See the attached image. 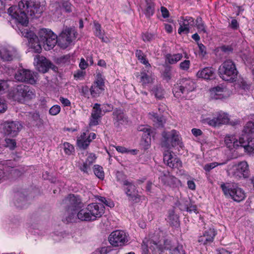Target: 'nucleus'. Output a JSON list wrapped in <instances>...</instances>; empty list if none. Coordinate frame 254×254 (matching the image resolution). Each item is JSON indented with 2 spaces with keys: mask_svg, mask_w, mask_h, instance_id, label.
<instances>
[{
  "mask_svg": "<svg viewBox=\"0 0 254 254\" xmlns=\"http://www.w3.org/2000/svg\"><path fill=\"white\" fill-rule=\"evenodd\" d=\"M42 11L43 8L32 0H21L18 7L12 6L8 9V13L11 18L9 22L11 24H16L14 28L28 39L29 46L35 53H41L42 48L40 43L47 51L54 48L57 43L61 48H66L76 38V32L71 28L64 29L58 39L57 35L48 29H41L38 32V38L33 32L25 28L29 22L27 14L33 16L36 13H41Z\"/></svg>",
  "mask_w": 254,
  "mask_h": 254,
  "instance_id": "nucleus-1",
  "label": "nucleus"
},
{
  "mask_svg": "<svg viewBox=\"0 0 254 254\" xmlns=\"http://www.w3.org/2000/svg\"><path fill=\"white\" fill-rule=\"evenodd\" d=\"M150 239H148L145 238L142 242V249H143V254H147L148 251V248L153 249V251L159 252V254L163 252L164 250H169L170 253H171L172 250L175 247L173 245L172 242L169 240L163 241V246H162L161 244H159L160 241H159V238L157 236H152L151 234L149 235Z\"/></svg>",
  "mask_w": 254,
  "mask_h": 254,
  "instance_id": "nucleus-2",
  "label": "nucleus"
},
{
  "mask_svg": "<svg viewBox=\"0 0 254 254\" xmlns=\"http://www.w3.org/2000/svg\"><path fill=\"white\" fill-rule=\"evenodd\" d=\"M220 188L224 195L234 201L240 202L246 197L245 191L237 183H222Z\"/></svg>",
  "mask_w": 254,
  "mask_h": 254,
  "instance_id": "nucleus-3",
  "label": "nucleus"
},
{
  "mask_svg": "<svg viewBox=\"0 0 254 254\" xmlns=\"http://www.w3.org/2000/svg\"><path fill=\"white\" fill-rule=\"evenodd\" d=\"M227 173L228 176L237 180L247 179L250 176L249 166L245 161L229 165Z\"/></svg>",
  "mask_w": 254,
  "mask_h": 254,
  "instance_id": "nucleus-4",
  "label": "nucleus"
},
{
  "mask_svg": "<svg viewBox=\"0 0 254 254\" xmlns=\"http://www.w3.org/2000/svg\"><path fill=\"white\" fill-rule=\"evenodd\" d=\"M218 72L223 80L233 82L237 78L238 71L234 62L231 60H227L220 65Z\"/></svg>",
  "mask_w": 254,
  "mask_h": 254,
  "instance_id": "nucleus-5",
  "label": "nucleus"
},
{
  "mask_svg": "<svg viewBox=\"0 0 254 254\" xmlns=\"http://www.w3.org/2000/svg\"><path fill=\"white\" fill-rule=\"evenodd\" d=\"M195 88V84L192 79L183 78L174 85L173 93L176 98H184L186 97L189 93L193 91Z\"/></svg>",
  "mask_w": 254,
  "mask_h": 254,
  "instance_id": "nucleus-6",
  "label": "nucleus"
},
{
  "mask_svg": "<svg viewBox=\"0 0 254 254\" xmlns=\"http://www.w3.org/2000/svg\"><path fill=\"white\" fill-rule=\"evenodd\" d=\"M162 136L164 139V141L162 143V147H165L166 148H170L171 146L175 147L177 145L181 148L183 147L181 137L178 131L173 129L168 132L164 131L162 133Z\"/></svg>",
  "mask_w": 254,
  "mask_h": 254,
  "instance_id": "nucleus-7",
  "label": "nucleus"
},
{
  "mask_svg": "<svg viewBox=\"0 0 254 254\" xmlns=\"http://www.w3.org/2000/svg\"><path fill=\"white\" fill-rule=\"evenodd\" d=\"M117 178L119 181H120L121 179H123V185L127 187L126 189V193L128 196L129 199L134 202H138L140 200L141 196L138 194V191L135 186L132 183L124 179L125 176L122 173L118 172L117 174Z\"/></svg>",
  "mask_w": 254,
  "mask_h": 254,
  "instance_id": "nucleus-8",
  "label": "nucleus"
},
{
  "mask_svg": "<svg viewBox=\"0 0 254 254\" xmlns=\"http://www.w3.org/2000/svg\"><path fill=\"white\" fill-rule=\"evenodd\" d=\"M10 94L14 100L19 102H23L25 99H32L35 96L28 86L23 84L18 85Z\"/></svg>",
  "mask_w": 254,
  "mask_h": 254,
  "instance_id": "nucleus-9",
  "label": "nucleus"
},
{
  "mask_svg": "<svg viewBox=\"0 0 254 254\" xmlns=\"http://www.w3.org/2000/svg\"><path fill=\"white\" fill-rule=\"evenodd\" d=\"M246 134L244 129L241 136L239 139L234 135H227L225 138V143L230 149L237 148L239 147L246 148L247 141L245 140Z\"/></svg>",
  "mask_w": 254,
  "mask_h": 254,
  "instance_id": "nucleus-10",
  "label": "nucleus"
},
{
  "mask_svg": "<svg viewBox=\"0 0 254 254\" xmlns=\"http://www.w3.org/2000/svg\"><path fill=\"white\" fill-rule=\"evenodd\" d=\"M109 241L114 247L122 246L127 242V236L124 231L116 230L110 235Z\"/></svg>",
  "mask_w": 254,
  "mask_h": 254,
  "instance_id": "nucleus-11",
  "label": "nucleus"
},
{
  "mask_svg": "<svg viewBox=\"0 0 254 254\" xmlns=\"http://www.w3.org/2000/svg\"><path fill=\"white\" fill-rule=\"evenodd\" d=\"M63 203L68 205L67 213L68 215L73 212V210H77L82 207L83 204L81 198L77 195L69 194L64 200Z\"/></svg>",
  "mask_w": 254,
  "mask_h": 254,
  "instance_id": "nucleus-12",
  "label": "nucleus"
},
{
  "mask_svg": "<svg viewBox=\"0 0 254 254\" xmlns=\"http://www.w3.org/2000/svg\"><path fill=\"white\" fill-rule=\"evenodd\" d=\"M3 132L5 135L14 136L21 130L22 125L17 121H6L1 124Z\"/></svg>",
  "mask_w": 254,
  "mask_h": 254,
  "instance_id": "nucleus-13",
  "label": "nucleus"
},
{
  "mask_svg": "<svg viewBox=\"0 0 254 254\" xmlns=\"http://www.w3.org/2000/svg\"><path fill=\"white\" fill-rule=\"evenodd\" d=\"M159 179L164 185L172 188L179 187L181 184V181L168 171L161 172L159 176Z\"/></svg>",
  "mask_w": 254,
  "mask_h": 254,
  "instance_id": "nucleus-14",
  "label": "nucleus"
},
{
  "mask_svg": "<svg viewBox=\"0 0 254 254\" xmlns=\"http://www.w3.org/2000/svg\"><path fill=\"white\" fill-rule=\"evenodd\" d=\"M36 74L37 73L30 70L21 69L15 73V78L19 81L26 82L33 84L36 83Z\"/></svg>",
  "mask_w": 254,
  "mask_h": 254,
  "instance_id": "nucleus-15",
  "label": "nucleus"
},
{
  "mask_svg": "<svg viewBox=\"0 0 254 254\" xmlns=\"http://www.w3.org/2000/svg\"><path fill=\"white\" fill-rule=\"evenodd\" d=\"M73 212L68 215L66 218L67 222H72L75 221L76 218L83 221H92L89 211L87 210V206L86 208L81 209L79 210L77 209L73 210Z\"/></svg>",
  "mask_w": 254,
  "mask_h": 254,
  "instance_id": "nucleus-16",
  "label": "nucleus"
},
{
  "mask_svg": "<svg viewBox=\"0 0 254 254\" xmlns=\"http://www.w3.org/2000/svg\"><path fill=\"white\" fill-rule=\"evenodd\" d=\"M163 161L165 164L172 169H179L182 167V163L180 159L169 150L164 151Z\"/></svg>",
  "mask_w": 254,
  "mask_h": 254,
  "instance_id": "nucleus-17",
  "label": "nucleus"
},
{
  "mask_svg": "<svg viewBox=\"0 0 254 254\" xmlns=\"http://www.w3.org/2000/svg\"><path fill=\"white\" fill-rule=\"evenodd\" d=\"M244 132L246 134L245 140L247 141L245 149L250 148L254 150V122H248L244 127Z\"/></svg>",
  "mask_w": 254,
  "mask_h": 254,
  "instance_id": "nucleus-18",
  "label": "nucleus"
},
{
  "mask_svg": "<svg viewBox=\"0 0 254 254\" xmlns=\"http://www.w3.org/2000/svg\"><path fill=\"white\" fill-rule=\"evenodd\" d=\"M87 206L92 221L100 218L104 213L105 207L102 203H92Z\"/></svg>",
  "mask_w": 254,
  "mask_h": 254,
  "instance_id": "nucleus-19",
  "label": "nucleus"
},
{
  "mask_svg": "<svg viewBox=\"0 0 254 254\" xmlns=\"http://www.w3.org/2000/svg\"><path fill=\"white\" fill-rule=\"evenodd\" d=\"M34 61L36 63L37 69L41 72H46L49 68L51 67L52 64L46 58L43 56L37 55L34 58Z\"/></svg>",
  "mask_w": 254,
  "mask_h": 254,
  "instance_id": "nucleus-20",
  "label": "nucleus"
},
{
  "mask_svg": "<svg viewBox=\"0 0 254 254\" xmlns=\"http://www.w3.org/2000/svg\"><path fill=\"white\" fill-rule=\"evenodd\" d=\"M95 133L91 132L87 136L85 132H83L77 139V143L78 147L83 149H86L89 145L91 141L96 138Z\"/></svg>",
  "mask_w": 254,
  "mask_h": 254,
  "instance_id": "nucleus-21",
  "label": "nucleus"
},
{
  "mask_svg": "<svg viewBox=\"0 0 254 254\" xmlns=\"http://www.w3.org/2000/svg\"><path fill=\"white\" fill-rule=\"evenodd\" d=\"M101 105L99 104L95 103L93 107L91 116L90 120L89 125L90 126H96L98 124L99 120L103 115Z\"/></svg>",
  "mask_w": 254,
  "mask_h": 254,
  "instance_id": "nucleus-22",
  "label": "nucleus"
},
{
  "mask_svg": "<svg viewBox=\"0 0 254 254\" xmlns=\"http://www.w3.org/2000/svg\"><path fill=\"white\" fill-rule=\"evenodd\" d=\"M179 22L180 28L178 29V33L180 34L182 33L187 34L189 32L190 25L193 23V19L190 16L182 17Z\"/></svg>",
  "mask_w": 254,
  "mask_h": 254,
  "instance_id": "nucleus-23",
  "label": "nucleus"
},
{
  "mask_svg": "<svg viewBox=\"0 0 254 254\" xmlns=\"http://www.w3.org/2000/svg\"><path fill=\"white\" fill-rule=\"evenodd\" d=\"M216 235V232L213 228H210L205 230L203 235L200 236L198 240V242L200 244L206 245L212 243Z\"/></svg>",
  "mask_w": 254,
  "mask_h": 254,
  "instance_id": "nucleus-24",
  "label": "nucleus"
},
{
  "mask_svg": "<svg viewBox=\"0 0 254 254\" xmlns=\"http://www.w3.org/2000/svg\"><path fill=\"white\" fill-rule=\"evenodd\" d=\"M196 76L199 78L205 80H212L215 78V69L212 67H206L199 70Z\"/></svg>",
  "mask_w": 254,
  "mask_h": 254,
  "instance_id": "nucleus-25",
  "label": "nucleus"
},
{
  "mask_svg": "<svg viewBox=\"0 0 254 254\" xmlns=\"http://www.w3.org/2000/svg\"><path fill=\"white\" fill-rule=\"evenodd\" d=\"M17 51L13 47L2 48L0 50V60L5 61L12 60L13 57L16 56Z\"/></svg>",
  "mask_w": 254,
  "mask_h": 254,
  "instance_id": "nucleus-26",
  "label": "nucleus"
},
{
  "mask_svg": "<svg viewBox=\"0 0 254 254\" xmlns=\"http://www.w3.org/2000/svg\"><path fill=\"white\" fill-rule=\"evenodd\" d=\"M211 97L215 99H223L229 96V92L225 88L217 86L211 90Z\"/></svg>",
  "mask_w": 254,
  "mask_h": 254,
  "instance_id": "nucleus-27",
  "label": "nucleus"
},
{
  "mask_svg": "<svg viewBox=\"0 0 254 254\" xmlns=\"http://www.w3.org/2000/svg\"><path fill=\"white\" fill-rule=\"evenodd\" d=\"M229 117L228 114L220 112L217 115L216 118L210 120L208 122L209 125L212 126H217L220 125L225 124L229 122Z\"/></svg>",
  "mask_w": 254,
  "mask_h": 254,
  "instance_id": "nucleus-28",
  "label": "nucleus"
},
{
  "mask_svg": "<svg viewBox=\"0 0 254 254\" xmlns=\"http://www.w3.org/2000/svg\"><path fill=\"white\" fill-rule=\"evenodd\" d=\"M113 115L114 124L117 126L123 125L127 122V118L121 110L115 109Z\"/></svg>",
  "mask_w": 254,
  "mask_h": 254,
  "instance_id": "nucleus-29",
  "label": "nucleus"
},
{
  "mask_svg": "<svg viewBox=\"0 0 254 254\" xmlns=\"http://www.w3.org/2000/svg\"><path fill=\"white\" fill-rule=\"evenodd\" d=\"M137 130L143 132L142 139L144 140L146 145H149L151 142V127L147 125H141L138 127Z\"/></svg>",
  "mask_w": 254,
  "mask_h": 254,
  "instance_id": "nucleus-30",
  "label": "nucleus"
},
{
  "mask_svg": "<svg viewBox=\"0 0 254 254\" xmlns=\"http://www.w3.org/2000/svg\"><path fill=\"white\" fill-rule=\"evenodd\" d=\"M94 25V34L96 36L99 37L103 42L108 43L109 42V39L107 37H104L105 33L104 31L101 30V25L95 22Z\"/></svg>",
  "mask_w": 254,
  "mask_h": 254,
  "instance_id": "nucleus-31",
  "label": "nucleus"
},
{
  "mask_svg": "<svg viewBox=\"0 0 254 254\" xmlns=\"http://www.w3.org/2000/svg\"><path fill=\"white\" fill-rule=\"evenodd\" d=\"M183 58V55L180 53L175 54H167L166 56V61L171 64H174Z\"/></svg>",
  "mask_w": 254,
  "mask_h": 254,
  "instance_id": "nucleus-32",
  "label": "nucleus"
},
{
  "mask_svg": "<svg viewBox=\"0 0 254 254\" xmlns=\"http://www.w3.org/2000/svg\"><path fill=\"white\" fill-rule=\"evenodd\" d=\"M146 4L145 10V15L147 17H150L154 13L155 4L153 0H145Z\"/></svg>",
  "mask_w": 254,
  "mask_h": 254,
  "instance_id": "nucleus-33",
  "label": "nucleus"
},
{
  "mask_svg": "<svg viewBox=\"0 0 254 254\" xmlns=\"http://www.w3.org/2000/svg\"><path fill=\"white\" fill-rule=\"evenodd\" d=\"M135 56L141 63L144 64L146 67H150V64L141 50H136L135 51Z\"/></svg>",
  "mask_w": 254,
  "mask_h": 254,
  "instance_id": "nucleus-34",
  "label": "nucleus"
},
{
  "mask_svg": "<svg viewBox=\"0 0 254 254\" xmlns=\"http://www.w3.org/2000/svg\"><path fill=\"white\" fill-rule=\"evenodd\" d=\"M104 78L102 75L99 73L96 75V80L94 82L93 85H95L100 90L104 91L105 90Z\"/></svg>",
  "mask_w": 254,
  "mask_h": 254,
  "instance_id": "nucleus-35",
  "label": "nucleus"
},
{
  "mask_svg": "<svg viewBox=\"0 0 254 254\" xmlns=\"http://www.w3.org/2000/svg\"><path fill=\"white\" fill-rule=\"evenodd\" d=\"M149 118L157 123L159 126H162L164 123V119L162 116H159L157 114L154 112H150L149 114Z\"/></svg>",
  "mask_w": 254,
  "mask_h": 254,
  "instance_id": "nucleus-36",
  "label": "nucleus"
},
{
  "mask_svg": "<svg viewBox=\"0 0 254 254\" xmlns=\"http://www.w3.org/2000/svg\"><path fill=\"white\" fill-rule=\"evenodd\" d=\"M93 171L97 177L101 180L104 179V172L102 167L98 165H95L94 166Z\"/></svg>",
  "mask_w": 254,
  "mask_h": 254,
  "instance_id": "nucleus-37",
  "label": "nucleus"
},
{
  "mask_svg": "<svg viewBox=\"0 0 254 254\" xmlns=\"http://www.w3.org/2000/svg\"><path fill=\"white\" fill-rule=\"evenodd\" d=\"M64 153L67 155H70L74 152L73 146L68 142H64L63 145Z\"/></svg>",
  "mask_w": 254,
  "mask_h": 254,
  "instance_id": "nucleus-38",
  "label": "nucleus"
},
{
  "mask_svg": "<svg viewBox=\"0 0 254 254\" xmlns=\"http://www.w3.org/2000/svg\"><path fill=\"white\" fill-rule=\"evenodd\" d=\"M167 219L170 224L172 225H177L178 223L179 218L177 215L175 214L173 211L169 212Z\"/></svg>",
  "mask_w": 254,
  "mask_h": 254,
  "instance_id": "nucleus-39",
  "label": "nucleus"
},
{
  "mask_svg": "<svg viewBox=\"0 0 254 254\" xmlns=\"http://www.w3.org/2000/svg\"><path fill=\"white\" fill-rule=\"evenodd\" d=\"M61 9L65 12L70 13L72 12L73 9L72 5L68 1H63L60 5Z\"/></svg>",
  "mask_w": 254,
  "mask_h": 254,
  "instance_id": "nucleus-40",
  "label": "nucleus"
},
{
  "mask_svg": "<svg viewBox=\"0 0 254 254\" xmlns=\"http://www.w3.org/2000/svg\"><path fill=\"white\" fill-rule=\"evenodd\" d=\"M196 25L198 31L199 33H205L206 32L205 27L204 23L202 21L201 18H197L196 20Z\"/></svg>",
  "mask_w": 254,
  "mask_h": 254,
  "instance_id": "nucleus-41",
  "label": "nucleus"
},
{
  "mask_svg": "<svg viewBox=\"0 0 254 254\" xmlns=\"http://www.w3.org/2000/svg\"><path fill=\"white\" fill-rule=\"evenodd\" d=\"M89 90L92 97H98L101 93L103 91L93 84L91 86Z\"/></svg>",
  "mask_w": 254,
  "mask_h": 254,
  "instance_id": "nucleus-42",
  "label": "nucleus"
},
{
  "mask_svg": "<svg viewBox=\"0 0 254 254\" xmlns=\"http://www.w3.org/2000/svg\"><path fill=\"white\" fill-rule=\"evenodd\" d=\"M141 75L140 80L143 85H145L152 82V78L150 76L144 72Z\"/></svg>",
  "mask_w": 254,
  "mask_h": 254,
  "instance_id": "nucleus-43",
  "label": "nucleus"
},
{
  "mask_svg": "<svg viewBox=\"0 0 254 254\" xmlns=\"http://www.w3.org/2000/svg\"><path fill=\"white\" fill-rule=\"evenodd\" d=\"M225 164V162H223L222 163H218L217 162H213V163H209V164H207L205 165L203 168L206 172H209L211 170L214 168L216 166H219V165H222Z\"/></svg>",
  "mask_w": 254,
  "mask_h": 254,
  "instance_id": "nucleus-44",
  "label": "nucleus"
},
{
  "mask_svg": "<svg viewBox=\"0 0 254 254\" xmlns=\"http://www.w3.org/2000/svg\"><path fill=\"white\" fill-rule=\"evenodd\" d=\"M6 146L11 150H13L16 146V142L13 139L6 138L5 139Z\"/></svg>",
  "mask_w": 254,
  "mask_h": 254,
  "instance_id": "nucleus-45",
  "label": "nucleus"
},
{
  "mask_svg": "<svg viewBox=\"0 0 254 254\" xmlns=\"http://www.w3.org/2000/svg\"><path fill=\"white\" fill-rule=\"evenodd\" d=\"M61 111L60 106L56 105L52 106L49 110V114L52 116L58 115Z\"/></svg>",
  "mask_w": 254,
  "mask_h": 254,
  "instance_id": "nucleus-46",
  "label": "nucleus"
},
{
  "mask_svg": "<svg viewBox=\"0 0 254 254\" xmlns=\"http://www.w3.org/2000/svg\"><path fill=\"white\" fill-rule=\"evenodd\" d=\"M172 254H185V251L183 249V247L182 245H178L175 246L174 249L172 250Z\"/></svg>",
  "mask_w": 254,
  "mask_h": 254,
  "instance_id": "nucleus-47",
  "label": "nucleus"
},
{
  "mask_svg": "<svg viewBox=\"0 0 254 254\" xmlns=\"http://www.w3.org/2000/svg\"><path fill=\"white\" fill-rule=\"evenodd\" d=\"M154 39V35L151 33L146 32L142 34V39L145 42H150Z\"/></svg>",
  "mask_w": 254,
  "mask_h": 254,
  "instance_id": "nucleus-48",
  "label": "nucleus"
},
{
  "mask_svg": "<svg viewBox=\"0 0 254 254\" xmlns=\"http://www.w3.org/2000/svg\"><path fill=\"white\" fill-rule=\"evenodd\" d=\"M99 200L105 204L106 206H108L111 208L114 206V203L109 199H107L105 197H100Z\"/></svg>",
  "mask_w": 254,
  "mask_h": 254,
  "instance_id": "nucleus-49",
  "label": "nucleus"
},
{
  "mask_svg": "<svg viewBox=\"0 0 254 254\" xmlns=\"http://www.w3.org/2000/svg\"><path fill=\"white\" fill-rule=\"evenodd\" d=\"M190 66V61L189 60H185L180 64V67L182 70H187Z\"/></svg>",
  "mask_w": 254,
  "mask_h": 254,
  "instance_id": "nucleus-50",
  "label": "nucleus"
},
{
  "mask_svg": "<svg viewBox=\"0 0 254 254\" xmlns=\"http://www.w3.org/2000/svg\"><path fill=\"white\" fill-rule=\"evenodd\" d=\"M103 115L107 112H109L112 111L113 107L111 104H104L102 107L101 108Z\"/></svg>",
  "mask_w": 254,
  "mask_h": 254,
  "instance_id": "nucleus-51",
  "label": "nucleus"
},
{
  "mask_svg": "<svg viewBox=\"0 0 254 254\" xmlns=\"http://www.w3.org/2000/svg\"><path fill=\"white\" fill-rule=\"evenodd\" d=\"M6 109L7 105L5 100L0 98V113L4 112Z\"/></svg>",
  "mask_w": 254,
  "mask_h": 254,
  "instance_id": "nucleus-52",
  "label": "nucleus"
},
{
  "mask_svg": "<svg viewBox=\"0 0 254 254\" xmlns=\"http://www.w3.org/2000/svg\"><path fill=\"white\" fill-rule=\"evenodd\" d=\"M96 157L93 153H89L85 162L88 163L89 165H92L95 161Z\"/></svg>",
  "mask_w": 254,
  "mask_h": 254,
  "instance_id": "nucleus-53",
  "label": "nucleus"
},
{
  "mask_svg": "<svg viewBox=\"0 0 254 254\" xmlns=\"http://www.w3.org/2000/svg\"><path fill=\"white\" fill-rule=\"evenodd\" d=\"M91 165H89L88 163L85 162L80 166V169L81 170V171L87 173L88 171L90 170Z\"/></svg>",
  "mask_w": 254,
  "mask_h": 254,
  "instance_id": "nucleus-54",
  "label": "nucleus"
},
{
  "mask_svg": "<svg viewBox=\"0 0 254 254\" xmlns=\"http://www.w3.org/2000/svg\"><path fill=\"white\" fill-rule=\"evenodd\" d=\"M154 92L157 98L160 99L163 97V90L161 88H156Z\"/></svg>",
  "mask_w": 254,
  "mask_h": 254,
  "instance_id": "nucleus-55",
  "label": "nucleus"
},
{
  "mask_svg": "<svg viewBox=\"0 0 254 254\" xmlns=\"http://www.w3.org/2000/svg\"><path fill=\"white\" fill-rule=\"evenodd\" d=\"M9 87L7 81L0 80V91L6 90Z\"/></svg>",
  "mask_w": 254,
  "mask_h": 254,
  "instance_id": "nucleus-56",
  "label": "nucleus"
},
{
  "mask_svg": "<svg viewBox=\"0 0 254 254\" xmlns=\"http://www.w3.org/2000/svg\"><path fill=\"white\" fill-rule=\"evenodd\" d=\"M186 210L188 212L191 213L192 212L197 213H198L197 207L195 205L190 204L187 207Z\"/></svg>",
  "mask_w": 254,
  "mask_h": 254,
  "instance_id": "nucleus-57",
  "label": "nucleus"
},
{
  "mask_svg": "<svg viewBox=\"0 0 254 254\" xmlns=\"http://www.w3.org/2000/svg\"><path fill=\"white\" fill-rule=\"evenodd\" d=\"M59 100L64 106H70L71 105L70 101L67 98L61 97Z\"/></svg>",
  "mask_w": 254,
  "mask_h": 254,
  "instance_id": "nucleus-58",
  "label": "nucleus"
},
{
  "mask_svg": "<svg viewBox=\"0 0 254 254\" xmlns=\"http://www.w3.org/2000/svg\"><path fill=\"white\" fill-rule=\"evenodd\" d=\"M161 11L162 13V15L164 18H167L169 17V11L168 10V9L166 7H165L164 6H162L161 7Z\"/></svg>",
  "mask_w": 254,
  "mask_h": 254,
  "instance_id": "nucleus-59",
  "label": "nucleus"
},
{
  "mask_svg": "<svg viewBox=\"0 0 254 254\" xmlns=\"http://www.w3.org/2000/svg\"><path fill=\"white\" fill-rule=\"evenodd\" d=\"M88 64L83 58H82L79 63V67L82 69H86L88 66Z\"/></svg>",
  "mask_w": 254,
  "mask_h": 254,
  "instance_id": "nucleus-60",
  "label": "nucleus"
},
{
  "mask_svg": "<svg viewBox=\"0 0 254 254\" xmlns=\"http://www.w3.org/2000/svg\"><path fill=\"white\" fill-rule=\"evenodd\" d=\"M239 24L236 19H232L230 24V27L233 29H237Z\"/></svg>",
  "mask_w": 254,
  "mask_h": 254,
  "instance_id": "nucleus-61",
  "label": "nucleus"
},
{
  "mask_svg": "<svg viewBox=\"0 0 254 254\" xmlns=\"http://www.w3.org/2000/svg\"><path fill=\"white\" fill-rule=\"evenodd\" d=\"M116 149L119 152H121L122 153H127L129 152V151H128L127 148L121 146H116Z\"/></svg>",
  "mask_w": 254,
  "mask_h": 254,
  "instance_id": "nucleus-62",
  "label": "nucleus"
},
{
  "mask_svg": "<svg viewBox=\"0 0 254 254\" xmlns=\"http://www.w3.org/2000/svg\"><path fill=\"white\" fill-rule=\"evenodd\" d=\"M191 132L195 136H200L202 133L200 129L197 128L192 129Z\"/></svg>",
  "mask_w": 254,
  "mask_h": 254,
  "instance_id": "nucleus-63",
  "label": "nucleus"
},
{
  "mask_svg": "<svg viewBox=\"0 0 254 254\" xmlns=\"http://www.w3.org/2000/svg\"><path fill=\"white\" fill-rule=\"evenodd\" d=\"M221 50L224 52L229 53L232 52L233 48L230 46H223L221 47Z\"/></svg>",
  "mask_w": 254,
  "mask_h": 254,
  "instance_id": "nucleus-64",
  "label": "nucleus"
}]
</instances>
